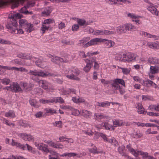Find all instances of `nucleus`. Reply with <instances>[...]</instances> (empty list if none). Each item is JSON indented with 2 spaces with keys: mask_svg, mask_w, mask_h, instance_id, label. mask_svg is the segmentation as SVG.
I'll return each mask as SVG.
<instances>
[{
  "mask_svg": "<svg viewBox=\"0 0 159 159\" xmlns=\"http://www.w3.org/2000/svg\"><path fill=\"white\" fill-rule=\"evenodd\" d=\"M49 28V26H47L44 25H43L41 28V30L42 31L43 34L45 33V31L48 30Z\"/></svg>",
  "mask_w": 159,
  "mask_h": 159,
  "instance_id": "59",
  "label": "nucleus"
},
{
  "mask_svg": "<svg viewBox=\"0 0 159 159\" xmlns=\"http://www.w3.org/2000/svg\"><path fill=\"white\" fill-rule=\"evenodd\" d=\"M53 20L51 19H48L44 20L43 23L44 24H49L53 23Z\"/></svg>",
  "mask_w": 159,
  "mask_h": 159,
  "instance_id": "56",
  "label": "nucleus"
},
{
  "mask_svg": "<svg viewBox=\"0 0 159 159\" xmlns=\"http://www.w3.org/2000/svg\"><path fill=\"white\" fill-rule=\"evenodd\" d=\"M105 40H103L102 42H105L106 46L107 48H110L113 46L115 44V43L112 41L104 39Z\"/></svg>",
  "mask_w": 159,
  "mask_h": 159,
  "instance_id": "18",
  "label": "nucleus"
},
{
  "mask_svg": "<svg viewBox=\"0 0 159 159\" xmlns=\"http://www.w3.org/2000/svg\"><path fill=\"white\" fill-rule=\"evenodd\" d=\"M61 92L62 95H65L69 94L68 89L66 90L64 89H63L61 90Z\"/></svg>",
  "mask_w": 159,
  "mask_h": 159,
  "instance_id": "55",
  "label": "nucleus"
},
{
  "mask_svg": "<svg viewBox=\"0 0 159 159\" xmlns=\"http://www.w3.org/2000/svg\"><path fill=\"white\" fill-rule=\"evenodd\" d=\"M15 23V22L14 23L11 22V23H8L6 25V27L7 29L12 31L11 33L12 34H16V28L18 25L17 22H16V24Z\"/></svg>",
  "mask_w": 159,
  "mask_h": 159,
  "instance_id": "7",
  "label": "nucleus"
},
{
  "mask_svg": "<svg viewBox=\"0 0 159 159\" xmlns=\"http://www.w3.org/2000/svg\"><path fill=\"white\" fill-rule=\"evenodd\" d=\"M79 26L77 24H74L72 26L71 30L73 31H76L79 29Z\"/></svg>",
  "mask_w": 159,
  "mask_h": 159,
  "instance_id": "53",
  "label": "nucleus"
},
{
  "mask_svg": "<svg viewBox=\"0 0 159 159\" xmlns=\"http://www.w3.org/2000/svg\"><path fill=\"white\" fill-rule=\"evenodd\" d=\"M14 14L12 15L11 16L9 17V18L10 19H12V21H11V22H15L16 24V22H17L15 18V16L14 15Z\"/></svg>",
  "mask_w": 159,
  "mask_h": 159,
  "instance_id": "63",
  "label": "nucleus"
},
{
  "mask_svg": "<svg viewBox=\"0 0 159 159\" xmlns=\"http://www.w3.org/2000/svg\"><path fill=\"white\" fill-rule=\"evenodd\" d=\"M94 34L96 35H103V30H97L94 31Z\"/></svg>",
  "mask_w": 159,
  "mask_h": 159,
  "instance_id": "54",
  "label": "nucleus"
},
{
  "mask_svg": "<svg viewBox=\"0 0 159 159\" xmlns=\"http://www.w3.org/2000/svg\"><path fill=\"white\" fill-rule=\"evenodd\" d=\"M21 86L25 90V91H30L32 89L31 86L30 84H29L26 82H21L20 84Z\"/></svg>",
  "mask_w": 159,
  "mask_h": 159,
  "instance_id": "20",
  "label": "nucleus"
},
{
  "mask_svg": "<svg viewBox=\"0 0 159 159\" xmlns=\"http://www.w3.org/2000/svg\"><path fill=\"white\" fill-rule=\"evenodd\" d=\"M90 63H89L88 64L86 63V65L84 67V70L86 73L88 72L89 71L91 68L92 67V66L90 65Z\"/></svg>",
  "mask_w": 159,
  "mask_h": 159,
  "instance_id": "38",
  "label": "nucleus"
},
{
  "mask_svg": "<svg viewBox=\"0 0 159 159\" xmlns=\"http://www.w3.org/2000/svg\"><path fill=\"white\" fill-rule=\"evenodd\" d=\"M45 111H46L45 114H47L49 113L51 115H52L53 114H57V112L56 110L54 109L50 108H45L44 109Z\"/></svg>",
  "mask_w": 159,
  "mask_h": 159,
  "instance_id": "27",
  "label": "nucleus"
},
{
  "mask_svg": "<svg viewBox=\"0 0 159 159\" xmlns=\"http://www.w3.org/2000/svg\"><path fill=\"white\" fill-rule=\"evenodd\" d=\"M119 84H121L124 87H125V82L124 80L122 79L119 78L116 79L114 80L113 83L111 84V86L113 88L114 90L119 89L120 94L122 95L125 93V92L124 89L120 87Z\"/></svg>",
  "mask_w": 159,
  "mask_h": 159,
  "instance_id": "1",
  "label": "nucleus"
},
{
  "mask_svg": "<svg viewBox=\"0 0 159 159\" xmlns=\"http://www.w3.org/2000/svg\"><path fill=\"white\" fill-rule=\"evenodd\" d=\"M140 152V155L142 156L143 159H153L154 158L153 157L149 156L148 153L147 152Z\"/></svg>",
  "mask_w": 159,
  "mask_h": 159,
  "instance_id": "25",
  "label": "nucleus"
},
{
  "mask_svg": "<svg viewBox=\"0 0 159 159\" xmlns=\"http://www.w3.org/2000/svg\"><path fill=\"white\" fill-rule=\"evenodd\" d=\"M118 151L119 153L122 156H124L125 157L128 156L125 152L126 149H125V147L124 145L119 146L118 148Z\"/></svg>",
  "mask_w": 159,
  "mask_h": 159,
  "instance_id": "14",
  "label": "nucleus"
},
{
  "mask_svg": "<svg viewBox=\"0 0 159 159\" xmlns=\"http://www.w3.org/2000/svg\"><path fill=\"white\" fill-rule=\"evenodd\" d=\"M38 70H30L28 74L30 75H34L37 76Z\"/></svg>",
  "mask_w": 159,
  "mask_h": 159,
  "instance_id": "52",
  "label": "nucleus"
},
{
  "mask_svg": "<svg viewBox=\"0 0 159 159\" xmlns=\"http://www.w3.org/2000/svg\"><path fill=\"white\" fill-rule=\"evenodd\" d=\"M52 8L50 7L46 8L44 11L42 12V14L46 15L47 16L49 15L52 11Z\"/></svg>",
  "mask_w": 159,
  "mask_h": 159,
  "instance_id": "28",
  "label": "nucleus"
},
{
  "mask_svg": "<svg viewBox=\"0 0 159 159\" xmlns=\"http://www.w3.org/2000/svg\"><path fill=\"white\" fill-rule=\"evenodd\" d=\"M80 73V71L77 68H72L69 69L68 71V74L66 77L69 79L79 80L80 79L77 77Z\"/></svg>",
  "mask_w": 159,
  "mask_h": 159,
  "instance_id": "2",
  "label": "nucleus"
},
{
  "mask_svg": "<svg viewBox=\"0 0 159 159\" xmlns=\"http://www.w3.org/2000/svg\"><path fill=\"white\" fill-rule=\"evenodd\" d=\"M94 117L95 120L99 121L102 119L103 118L106 117V116L103 114H96V113H95Z\"/></svg>",
  "mask_w": 159,
  "mask_h": 159,
  "instance_id": "30",
  "label": "nucleus"
},
{
  "mask_svg": "<svg viewBox=\"0 0 159 159\" xmlns=\"http://www.w3.org/2000/svg\"><path fill=\"white\" fill-rule=\"evenodd\" d=\"M90 38L89 37H86L85 38H84L80 40V43H86L87 41Z\"/></svg>",
  "mask_w": 159,
  "mask_h": 159,
  "instance_id": "60",
  "label": "nucleus"
},
{
  "mask_svg": "<svg viewBox=\"0 0 159 159\" xmlns=\"http://www.w3.org/2000/svg\"><path fill=\"white\" fill-rule=\"evenodd\" d=\"M47 147V145L44 144L41 150L45 152H49L50 150Z\"/></svg>",
  "mask_w": 159,
  "mask_h": 159,
  "instance_id": "49",
  "label": "nucleus"
},
{
  "mask_svg": "<svg viewBox=\"0 0 159 159\" xmlns=\"http://www.w3.org/2000/svg\"><path fill=\"white\" fill-rule=\"evenodd\" d=\"M113 80H106L105 79H102L101 80V83L104 84H107L111 83L112 82L113 83Z\"/></svg>",
  "mask_w": 159,
  "mask_h": 159,
  "instance_id": "41",
  "label": "nucleus"
},
{
  "mask_svg": "<svg viewBox=\"0 0 159 159\" xmlns=\"http://www.w3.org/2000/svg\"><path fill=\"white\" fill-rule=\"evenodd\" d=\"M54 82L56 83H57L59 84H62L63 81L62 79H60L59 78H55L54 80Z\"/></svg>",
  "mask_w": 159,
  "mask_h": 159,
  "instance_id": "57",
  "label": "nucleus"
},
{
  "mask_svg": "<svg viewBox=\"0 0 159 159\" xmlns=\"http://www.w3.org/2000/svg\"><path fill=\"white\" fill-rule=\"evenodd\" d=\"M122 56L123 57L120 58V61L130 62L132 61H135L136 60V56L134 53H124Z\"/></svg>",
  "mask_w": 159,
  "mask_h": 159,
  "instance_id": "5",
  "label": "nucleus"
},
{
  "mask_svg": "<svg viewBox=\"0 0 159 159\" xmlns=\"http://www.w3.org/2000/svg\"><path fill=\"white\" fill-rule=\"evenodd\" d=\"M97 148L94 146L93 148H89V151L93 154H96V152H97Z\"/></svg>",
  "mask_w": 159,
  "mask_h": 159,
  "instance_id": "51",
  "label": "nucleus"
},
{
  "mask_svg": "<svg viewBox=\"0 0 159 159\" xmlns=\"http://www.w3.org/2000/svg\"><path fill=\"white\" fill-rule=\"evenodd\" d=\"M17 144L16 147L19 148L23 150H25L26 149V148L25 145L22 144L21 143H18Z\"/></svg>",
  "mask_w": 159,
  "mask_h": 159,
  "instance_id": "47",
  "label": "nucleus"
},
{
  "mask_svg": "<svg viewBox=\"0 0 159 159\" xmlns=\"http://www.w3.org/2000/svg\"><path fill=\"white\" fill-rule=\"evenodd\" d=\"M52 103H56L59 102L61 104L63 103L64 102V101L63 98L60 97H52Z\"/></svg>",
  "mask_w": 159,
  "mask_h": 159,
  "instance_id": "17",
  "label": "nucleus"
},
{
  "mask_svg": "<svg viewBox=\"0 0 159 159\" xmlns=\"http://www.w3.org/2000/svg\"><path fill=\"white\" fill-rule=\"evenodd\" d=\"M0 43L1 44H11V42L10 41L6 40L0 38Z\"/></svg>",
  "mask_w": 159,
  "mask_h": 159,
  "instance_id": "50",
  "label": "nucleus"
},
{
  "mask_svg": "<svg viewBox=\"0 0 159 159\" xmlns=\"http://www.w3.org/2000/svg\"><path fill=\"white\" fill-rule=\"evenodd\" d=\"M40 102L41 103L45 104H48L49 103H52V98L51 97L50 99L48 100H45L44 99H41L39 100Z\"/></svg>",
  "mask_w": 159,
  "mask_h": 159,
  "instance_id": "37",
  "label": "nucleus"
},
{
  "mask_svg": "<svg viewBox=\"0 0 159 159\" xmlns=\"http://www.w3.org/2000/svg\"><path fill=\"white\" fill-rule=\"evenodd\" d=\"M137 108H138V112L140 114H146L147 111H144V109L141 104H138Z\"/></svg>",
  "mask_w": 159,
  "mask_h": 159,
  "instance_id": "24",
  "label": "nucleus"
},
{
  "mask_svg": "<svg viewBox=\"0 0 159 159\" xmlns=\"http://www.w3.org/2000/svg\"><path fill=\"white\" fill-rule=\"evenodd\" d=\"M1 82L2 84L6 85L8 84L10 82V80L8 79L4 78L1 80Z\"/></svg>",
  "mask_w": 159,
  "mask_h": 159,
  "instance_id": "43",
  "label": "nucleus"
},
{
  "mask_svg": "<svg viewBox=\"0 0 159 159\" xmlns=\"http://www.w3.org/2000/svg\"><path fill=\"white\" fill-rule=\"evenodd\" d=\"M81 115L86 118L90 117L91 116V113L86 110H83L80 113Z\"/></svg>",
  "mask_w": 159,
  "mask_h": 159,
  "instance_id": "26",
  "label": "nucleus"
},
{
  "mask_svg": "<svg viewBox=\"0 0 159 159\" xmlns=\"http://www.w3.org/2000/svg\"><path fill=\"white\" fill-rule=\"evenodd\" d=\"M40 87L47 91H50L54 89V87L50 82L44 80H40L39 81Z\"/></svg>",
  "mask_w": 159,
  "mask_h": 159,
  "instance_id": "4",
  "label": "nucleus"
},
{
  "mask_svg": "<svg viewBox=\"0 0 159 159\" xmlns=\"http://www.w3.org/2000/svg\"><path fill=\"white\" fill-rule=\"evenodd\" d=\"M100 135L105 142L107 141V136L105 134L103 133H101V134Z\"/></svg>",
  "mask_w": 159,
  "mask_h": 159,
  "instance_id": "64",
  "label": "nucleus"
},
{
  "mask_svg": "<svg viewBox=\"0 0 159 159\" xmlns=\"http://www.w3.org/2000/svg\"><path fill=\"white\" fill-rule=\"evenodd\" d=\"M44 144L41 143H34V145L35 146H36L37 148L39 150H41L42 147H43Z\"/></svg>",
  "mask_w": 159,
  "mask_h": 159,
  "instance_id": "44",
  "label": "nucleus"
},
{
  "mask_svg": "<svg viewBox=\"0 0 159 159\" xmlns=\"http://www.w3.org/2000/svg\"><path fill=\"white\" fill-rule=\"evenodd\" d=\"M16 57L22 59L33 60L34 59H36V58L34 57H31L29 55H26L25 53H20L16 55Z\"/></svg>",
  "mask_w": 159,
  "mask_h": 159,
  "instance_id": "11",
  "label": "nucleus"
},
{
  "mask_svg": "<svg viewBox=\"0 0 159 159\" xmlns=\"http://www.w3.org/2000/svg\"><path fill=\"white\" fill-rule=\"evenodd\" d=\"M51 61L53 63L57 65H60L62 62H63L65 63L67 62L66 60H64L62 58L57 56H56L52 57L51 59Z\"/></svg>",
  "mask_w": 159,
  "mask_h": 159,
  "instance_id": "9",
  "label": "nucleus"
},
{
  "mask_svg": "<svg viewBox=\"0 0 159 159\" xmlns=\"http://www.w3.org/2000/svg\"><path fill=\"white\" fill-rule=\"evenodd\" d=\"M105 40L104 39H100L99 38H95L85 43L83 47L84 48H87L89 46L92 45H95L96 44H98L99 43H101L103 40Z\"/></svg>",
  "mask_w": 159,
  "mask_h": 159,
  "instance_id": "6",
  "label": "nucleus"
},
{
  "mask_svg": "<svg viewBox=\"0 0 159 159\" xmlns=\"http://www.w3.org/2000/svg\"><path fill=\"white\" fill-rule=\"evenodd\" d=\"M150 48L153 49L159 48V44L157 42L151 43L149 45Z\"/></svg>",
  "mask_w": 159,
  "mask_h": 159,
  "instance_id": "34",
  "label": "nucleus"
},
{
  "mask_svg": "<svg viewBox=\"0 0 159 159\" xmlns=\"http://www.w3.org/2000/svg\"><path fill=\"white\" fill-rule=\"evenodd\" d=\"M37 74V76H41L43 77H47L53 75L52 74L49 73L46 70L43 71L40 70H38Z\"/></svg>",
  "mask_w": 159,
  "mask_h": 159,
  "instance_id": "8",
  "label": "nucleus"
},
{
  "mask_svg": "<svg viewBox=\"0 0 159 159\" xmlns=\"http://www.w3.org/2000/svg\"><path fill=\"white\" fill-rule=\"evenodd\" d=\"M5 116L7 117H11L12 118H14L15 117L14 112L10 110L7 112H6Z\"/></svg>",
  "mask_w": 159,
  "mask_h": 159,
  "instance_id": "36",
  "label": "nucleus"
},
{
  "mask_svg": "<svg viewBox=\"0 0 159 159\" xmlns=\"http://www.w3.org/2000/svg\"><path fill=\"white\" fill-rule=\"evenodd\" d=\"M97 105L98 107H107L110 106L109 102L106 101L101 102H97Z\"/></svg>",
  "mask_w": 159,
  "mask_h": 159,
  "instance_id": "22",
  "label": "nucleus"
},
{
  "mask_svg": "<svg viewBox=\"0 0 159 159\" xmlns=\"http://www.w3.org/2000/svg\"><path fill=\"white\" fill-rule=\"evenodd\" d=\"M113 125H115V127L117 126H120L123 124L122 122L120 121L119 120H116L115 121L113 122Z\"/></svg>",
  "mask_w": 159,
  "mask_h": 159,
  "instance_id": "42",
  "label": "nucleus"
},
{
  "mask_svg": "<svg viewBox=\"0 0 159 159\" xmlns=\"http://www.w3.org/2000/svg\"><path fill=\"white\" fill-rule=\"evenodd\" d=\"M29 101L30 105L31 106H33L34 107L36 100L33 99H30Z\"/></svg>",
  "mask_w": 159,
  "mask_h": 159,
  "instance_id": "62",
  "label": "nucleus"
},
{
  "mask_svg": "<svg viewBox=\"0 0 159 159\" xmlns=\"http://www.w3.org/2000/svg\"><path fill=\"white\" fill-rule=\"evenodd\" d=\"M143 134L140 133L139 131L138 132H137L135 134H134V138H140L143 136Z\"/></svg>",
  "mask_w": 159,
  "mask_h": 159,
  "instance_id": "46",
  "label": "nucleus"
},
{
  "mask_svg": "<svg viewBox=\"0 0 159 159\" xmlns=\"http://www.w3.org/2000/svg\"><path fill=\"white\" fill-rule=\"evenodd\" d=\"M21 138L25 141H31L34 139V137L30 134L25 133H23L20 134Z\"/></svg>",
  "mask_w": 159,
  "mask_h": 159,
  "instance_id": "12",
  "label": "nucleus"
},
{
  "mask_svg": "<svg viewBox=\"0 0 159 159\" xmlns=\"http://www.w3.org/2000/svg\"><path fill=\"white\" fill-rule=\"evenodd\" d=\"M8 3V0H0V7L7 5Z\"/></svg>",
  "mask_w": 159,
  "mask_h": 159,
  "instance_id": "40",
  "label": "nucleus"
},
{
  "mask_svg": "<svg viewBox=\"0 0 159 159\" xmlns=\"http://www.w3.org/2000/svg\"><path fill=\"white\" fill-rule=\"evenodd\" d=\"M84 60L85 62L86 63L88 64V63H90V66H93V63H95V62H97L96 60V57H93L91 58H90V59H84Z\"/></svg>",
  "mask_w": 159,
  "mask_h": 159,
  "instance_id": "23",
  "label": "nucleus"
},
{
  "mask_svg": "<svg viewBox=\"0 0 159 159\" xmlns=\"http://www.w3.org/2000/svg\"><path fill=\"white\" fill-rule=\"evenodd\" d=\"M159 67L158 66H151L150 68V71L152 74H154L158 72Z\"/></svg>",
  "mask_w": 159,
  "mask_h": 159,
  "instance_id": "21",
  "label": "nucleus"
},
{
  "mask_svg": "<svg viewBox=\"0 0 159 159\" xmlns=\"http://www.w3.org/2000/svg\"><path fill=\"white\" fill-rule=\"evenodd\" d=\"M26 26H27V28L25 29L29 33L31 32L34 30L33 27V25L32 24L30 23L28 24Z\"/></svg>",
  "mask_w": 159,
  "mask_h": 159,
  "instance_id": "33",
  "label": "nucleus"
},
{
  "mask_svg": "<svg viewBox=\"0 0 159 159\" xmlns=\"http://www.w3.org/2000/svg\"><path fill=\"white\" fill-rule=\"evenodd\" d=\"M99 53V52H98V51H96L93 52H88L87 53V54L88 56L90 57L94 55L98 54Z\"/></svg>",
  "mask_w": 159,
  "mask_h": 159,
  "instance_id": "58",
  "label": "nucleus"
},
{
  "mask_svg": "<svg viewBox=\"0 0 159 159\" xmlns=\"http://www.w3.org/2000/svg\"><path fill=\"white\" fill-rule=\"evenodd\" d=\"M20 126L25 128L27 127L28 126L30 128L31 127L30 124L25 120H21L20 122Z\"/></svg>",
  "mask_w": 159,
  "mask_h": 159,
  "instance_id": "31",
  "label": "nucleus"
},
{
  "mask_svg": "<svg viewBox=\"0 0 159 159\" xmlns=\"http://www.w3.org/2000/svg\"><path fill=\"white\" fill-rule=\"evenodd\" d=\"M78 23L80 26H84L85 25V20L81 19H78L77 20Z\"/></svg>",
  "mask_w": 159,
  "mask_h": 159,
  "instance_id": "48",
  "label": "nucleus"
},
{
  "mask_svg": "<svg viewBox=\"0 0 159 159\" xmlns=\"http://www.w3.org/2000/svg\"><path fill=\"white\" fill-rule=\"evenodd\" d=\"M129 151L131 154H133L136 157H137L138 155H140V152H142L138 151L136 152L133 148H131Z\"/></svg>",
  "mask_w": 159,
  "mask_h": 159,
  "instance_id": "35",
  "label": "nucleus"
},
{
  "mask_svg": "<svg viewBox=\"0 0 159 159\" xmlns=\"http://www.w3.org/2000/svg\"><path fill=\"white\" fill-rule=\"evenodd\" d=\"M42 61L40 59H39L35 61V64L38 66L41 67L42 64Z\"/></svg>",
  "mask_w": 159,
  "mask_h": 159,
  "instance_id": "61",
  "label": "nucleus"
},
{
  "mask_svg": "<svg viewBox=\"0 0 159 159\" xmlns=\"http://www.w3.org/2000/svg\"><path fill=\"white\" fill-rule=\"evenodd\" d=\"M27 21L25 19H20L19 20V25L21 27L23 28L25 26H26L28 24Z\"/></svg>",
  "mask_w": 159,
  "mask_h": 159,
  "instance_id": "32",
  "label": "nucleus"
},
{
  "mask_svg": "<svg viewBox=\"0 0 159 159\" xmlns=\"http://www.w3.org/2000/svg\"><path fill=\"white\" fill-rule=\"evenodd\" d=\"M3 123L6 125L11 126L12 125L13 126H15V124L11 123V122H9L5 118H3Z\"/></svg>",
  "mask_w": 159,
  "mask_h": 159,
  "instance_id": "45",
  "label": "nucleus"
},
{
  "mask_svg": "<svg viewBox=\"0 0 159 159\" xmlns=\"http://www.w3.org/2000/svg\"><path fill=\"white\" fill-rule=\"evenodd\" d=\"M11 91L15 93H22L23 90L17 83H13L12 84Z\"/></svg>",
  "mask_w": 159,
  "mask_h": 159,
  "instance_id": "10",
  "label": "nucleus"
},
{
  "mask_svg": "<svg viewBox=\"0 0 159 159\" xmlns=\"http://www.w3.org/2000/svg\"><path fill=\"white\" fill-rule=\"evenodd\" d=\"M111 1L112 2H114V4H117V5H120L126 2L128 3H131L130 1L127 0H111Z\"/></svg>",
  "mask_w": 159,
  "mask_h": 159,
  "instance_id": "19",
  "label": "nucleus"
},
{
  "mask_svg": "<svg viewBox=\"0 0 159 159\" xmlns=\"http://www.w3.org/2000/svg\"><path fill=\"white\" fill-rule=\"evenodd\" d=\"M156 57H149L148 59V62L150 64H155V61H156Z\"/></svg>",
  "mask_w": 159,
  "mask_h": 159,
  "instance_id": "39",
  "label": "nucleus"
},
{
  "mask_svg": "<svg viewBox=\"0 0 159 159\" xmlns=\"http://www.w3.org/2000/svg\"><path fill=\"white\" fill-rule=\"evenodd\" d=\"M24 2V0H11V2L12 4L11 8L13 9L17 7L19 5L20 2L23 3Z\"/></svg>",
  "mask_w": 159,
  "mask_h": 159,
  "instance_id": "13",
  "label": "nucleus"
},
{
  "mask_svg": "<svg viewBox=\"0 0 159 159\" xmlns=\"http://www.w3.org/2000/svg\"><path fill=\"white\" fill-rule=\"evenodd\" d=\"M134 26L131 24L126 23L120 25L116 29V32L119 34L126 33L127 31L133 29Z\"/></svg>",
  "mask_w": 159,
  "mask_h": 159,
  "instance_id": "3",
  "label": "nucleus"
},
{
  "mask_svg": "<svg viewBox=\"0 0 159 159\" xmlns=\"http://www.w3.org/2000/svg\"><path fill=\"white\" fill-rule=\"evenodd\" d=\"M70 110L71 111V114L75 116H77L80 114V112L79 111L74 108L71 107H69Z\"/></svg>",
  "mask_w": 159,
  "mask_h": 159,
  "instance_id": "29",
  "label": "nucleus"
},
{
  "mask_svg": "<svg viewBox=\"0 0 159 159\" xmlns=\"http://www.w3.org/2000/svg\"><path fill=\"white\" fill-rule=\"evenodd\" d=\"M101 125L102 127H104L105 129H106L111 130L115 129L114 126L108 123L107 122H103Z\"/></svg>",
  "mask_w": 159,
  "mask_h": 159,
  "instance_id": "15",
  "label": "nucleus"
},
{
  "mask_svg": "<svg viewBox=\"0 0 159 159\" xmlns=\"http://www.w3.org/2000/svg\"><path fill=\"white\" fill-rule=\"evenodd\" d=\"M148 10L151 13L156 16L158 15L159 12L157 9L153 6H148L147 8Z\"/></svg>",
  "mask_w": 159,
  "mask_h": 159,
  "instance_id": "16",
  "label": "nucleus"
}]
</instances>
